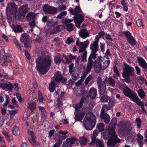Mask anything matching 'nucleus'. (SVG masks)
Returning a JSON list of instances; mask_svg holds the SVG:
<instances>
[{
    "instance_id": "1",
    "label": "nucleus",
    "mask_w": 147,
    "mask_h": 147,
    "mask_svg": "<svg viewBox=\"0 0 147 147\" xmlns=\"http://www.w3.org/2000/svg\"><path fill=\"white\" fill-rule=\"evenodd\" d=\"M37 70L40 74L44 75L49 70L52 61L49 57L39 56L36 60Z\"/></svg>"
},
{
    "instance_id": "2",
    "label": "nucleus",
    "mask_w": 147,
    "mask_h": 147,
    "mask_svg": "<svg viewBox=\"0 0 147 147\" xmlns=\"http://www.w3.org/2000/svg\"><path fill=\"white\" fill-rule=\"evenodd\" d=\"M116 122L112 124V125L109 126L108 129L109 134L108 137L109 138L107 142V145L110 147H114L117 143H119L121 140L117 138L115 131Z\"/></svg>"
},
{
    "instance_id": "3",
    "label": "nucleus",
    "mask_w": 147,
    "mask_h": 147,
    "mask_svg": "<svg viewBox=\"0 0 147 147\" xmlns=\"http://www.w3.org/2000/svg\"><path fill=\"white\" fill-rule=\"evenodd\" d=\"M97 84L98 85L99 91L100 94L103 95L105 92L106 89V85L105 82L107 81L108 83L112 86L115 85V82L114 80L111 76H110L107 80L106 78L104 81H102L100 77L98 76L96 79Z\"/></svg>"
},
{
    "instance_id": "4",
    "label": "nucleus",
    "mask_w": 147,
    "mask_h": 147,
    "mask_svg": "<svg viewBox=\"0 0 147 147\" xmlns=\"http://www.w3.org/2000/svg\"><path fill=\"white\" fill-rule=\"evenodd\" d=\"M96 117L92 112L88 113L85 117L83 125L87 130H92L95 124Z\"/></svg>"
},
{
    "instance_id": "5",
    "label": "nucleus",
    "mask_w": 147,
    "mask_h": 147,
    "mask_svg": "<svg viewBox=\"0 0 147 147\" xmlns=\"http://www.w3.org/2000/svg\"><path fill=\"white\" fill-rule=\"evenodd\" d=\"M89 43L87 40L84 42H80L79 38L77 39L76 44L77 46L79 47V53H82L81 56V61L84 62L86 61L87 52L86 50Z\"/></svg>"
},
{
    "instance_id": "6",
    "label": "nucleus",
    "mask_w": 147,
    "mask_h": 147,
    "mask_svg": "<svg viewBox=\"0 0 147 147\" xmlns=\"http://www.w3.org/2000/svg\"><path fill=\"white\" fill-rule=\"evenodd\" d=\"M120 128L119 130V133L123 135H126L129 134L131 129V124L128 122L122 121L119 124Z\"/></svg>"
},
{
    "instance_id": "7",
    "label": "nucleus",
    "mask_w": 147,
    "mask_h": 147,
    "mask_svg": "<svg viewBox=\"0 0 147 147\" xmlns=\"http://www.w3.org/2000/svg\"><path fill=\"white\" fill-rule=\"evenodd\" d=\"M63 57H64L65 61L62 60L60 56L57 55L54 58V60L55 63L56 64L60 63L61 61L63 63L65 64H69L71 63L72 60L74 59V56L72 54L66 56L64 54L63 55Z\"/></svg>"
},
{
    "instance_id": "8",
    "label": "nucleus",
    "mask_w": 147,
    "mask_h": 147,
    "mask_svg": "<svg viewBox=\"0 0 147 147\" xmlns=\"http://www.w3.org/2000/svg\"><path fill=\"white\" fill-rule=\"evenodd\" d=\"M124 67L123 68L124 72L122 74L123 78L125 76L133 77L134 75V68L125 63H124Z\"/></svg>"
},
{
    "instance_id": "9",
    "label": "nucleus",
    "mask_w": 147,
    "mask_h": 147,
    "mask_svg": "<svg viewBox=\"0 0 147 147\" xmlns=\"http://www.w3.org/2000/svg\"><path fill=\"white\" fill-rule=\"evenodd\" d=\"M98 44L95 42H93V43L90 45V49L91 52L88 58V61L93 62L92 59H95L96 58V52L98 51Z\"/></svg>"
},
{
    "instance_id": "10",
    "label": "nucleus",
    "mask_w": 147,
    "mask_h": 147,
    "mask_svg": "<svg viewBox=\"0 0 147 147\" xmlns=\"http://www.w3.org/2000/svg\"><path fill=\"white\" fill-rule=\"evenodd\" d=\"M68 132L65 130H60L58 133H55L53 135V138L55 141L61 140L65 139L67 137L66 135Z\"/></svg>"
},
{
    "instance_id": "11",
    "label": "nucleus",
    "mask_w": 147,
    "mask_h": 147,
    "mask_svg": "<svg viewBox=\"0 0 147 147\" xmlns=\"http://www.w3.org/2000/svg\"><path fill=\"white\" fill-rule=\"evenodd\" d=\"M42 10L46 14H55L57 12V8L50 6L48 4H45L42 6Z\"/></svg>"
},
{
    "instance_id": "12",
    "label": "nucleus",
    "mask_w": 147,
    "mask_h": 147,
    "mask_svg": "<svg viewBox=\"0 0 147 147\" xmlns=\"http://www.w3.org/2000/svg\"><path fill=\"white\" fill-rule=\"evenodd\" d=\"M54 78L55 81L57 83H59L61 82V83L64 84H66L67 82V79L65 77L63 78L62 75L61 74V72L59 71H57L54 74Z\"/></svg>"
},
{
    "instance_id": "13",
    "label": "nucleus",
    "mask_w": 147,
    "mask_h": 147,
    "mask_svg": "<svg viewBox=\"0 0 147 147\" xmlns=\"http://www.w3.org/2000/svg\"><path fill=\"white\" fill-rule=\"evenodd\" d=\"M29 36L26 33H23L21 35L20 41L23 43L24 47L28 48L29 46L30 41L28 40Z\"/></svg>"
},
{
    "instance_id": "14",
    "label": "nucleus",
    "mask_w": 147,
    "mask_h": 147,
    "mask_svg": "<svg viewBox=\"0 0 147 147\" xmlns=\"http://www.w3.org/2000/svg\"><path fill=\"white\" fill-rule=\"evenodd\" d=\"M123 92L126 96L132 100L137 95L134 91H132L127 86L125 87L123 90Z\"/></svg>"
},
{
    "instance_id": "15",
    "label": "nucleus",
    "mask_w": 147,
    "mask_h": 147,
    "mask_svg": "<svg viewBox=\"0 0 147 147\" xmlns=\"http://www.w3.org/2000/svg\"><path fill=\"white\" fill-rule=\"evenodd\" d=\"M124 35L127 38V41L128 43L131 46H134L136 44V41L134 38L131 35V33L128 31L124 32Z\"/></svg>"
},
{
    "instance_id": "16",
    "label": "nucleus",
    "mask_w": 147,
    "mask_h": 147,
    "mask_svg": "<svg viewBox=\"0 0 147 147\" xmlns=\"http://www.w3.org/2000/svg\"><path fill=\"white\" fill-rule=\"evenodd\" d=\"M98 62L102 68V70H103L107 67L110 63L109 58L107 55L101 59L100 62Z\"/></svg>"
},
{
    "instance_id": "17",
    "label": "nucleus",
    "mask_w": 147,
    "mask_h": 147,
    "mask_svg": "<svg viewBox=\"0 0 147 147\" xmlns=\"http://www.w3.org/2000/svg\"><path fill=\"white\" fill-rule=\"evenodd\" d=\"M17 9V5L14 3L12 4L11 3L7 5L6 11V13L9 12L11 13H15L16 12Z\"/></svg>"
},
{
    "instance_id": "18",
    "label": "nucleus",
    "mask_w": 147,
    "mask_h": 147,
    "mask_svg": "<svg viewBox=\"0 0 147 147\" xmlns=\"http://www.w3.org/2000/svg\"><path fill=\"white\" fill-rule=\"evenodd\" d=\"M28 7L27 5H24L20 6L18 9L19 15L21 17L22 16L23 18L25 17L26 14L28 12Z\"/></svg>"
},
{
    "instance_id": "19",
    "label": "nucleus",
    "mask_w": 147,
    "mask_h": 147,
    "mask_svg": "<svg viewBox=\"0 0 147 147\" xmlns=\"http://www.w3.org/2000/svg\"><path fill=\"white\" fill-rule=\"evenodd\" d=\"M76 2H78V6H76L74 9V18H80V17H84V16L81 14L82 11L80 7L79 3V0H75Z\"/></svg>"
},
{
    "instance_id": "20",
    "label": "nucleus",
    "mask_w": 147,
    "mask_h": 147,
    "mask_svg": "<svg viewBox=\"0 0 147 147\" xmlns=\"http://www.w3.org/2000/svg\"><path fill=\"white\" fill-rule=\"evenodd\" d=\"M93 63V62L88 61L86 66V70L83 73V75L81 77L82 80H84L86 75L90 72L92 69Z\"/></svg>"
},
{
    "instance_id": "21",
    "label": "nucleus",
    "mask_w": 147,
    "mask_h": 147,
    "mask_svg": "<svg viewBox=\"0 0 147 147\" xmlns=\"http://www.w3.org/2000/svg\"><path fill=\"white\" fill-rule=\"evenodd\" d=\"M65 28V27L63 25H59L51 30L50 32V34H55L62 31Z\"/></svg>"
},
{
    "instance_id": "22",
    "label": "nucleus",
    "mask_w": 147,
    "mask_h": 147,
    "mask_svg": "<svg viewBox=\"0 0 147 147\" xmlns=\"http://www.w3.org/2000/svg\"><path fill=\"white\" fill-rule=\"evenodd\" d=\"M0 87L3 89H7L9 90H12L14 88L13 86L11 83L9 84L7 83H1L0 84Z\"/></svg>"
},
{
    "instance_id": "23",
    "label": "nucleus",
    "mask_w": 147,
    "mask_h": 147,
    "mask_svg": "<svg viewBox=\"0 0 147 147\" xmlns=\"http://www.w3.org/2000/svg\"><path fill=\"white\" fill-rule=\"evenodd\" d=\"M138 62L139 63L140 65L144 69H147V64L143 59L140 57H138Z\"/></svg>"
},
{
    "instance_id": "24",
    "label": "nucleus",
    "mask_w": 147,
    "mask_h": 147,
    "mask_svg": "<svg viewBox=\"0 0 147 147\" xmlns=\"http://www.w3.org/2000/svg\"><path fill=\"white\" fill-rule=\"evenodd\" d=\"M84 20V17H80V18H74V21L75 22L76 26L79 28L80 26Z\"/></svg>"
},
{
    "instance_id": "25",
    "label": "nucleus",
    "mask_w": 147,
    "mask_h": 147,
    "mask_svg": "<svg viewBox=\"0 0 147 147\" xmlns=\"http://www.w3.org/2000/svg\"><path fill=\"white\" fill-rule=\"evenodd\" d=\"M11 28L15 33L21 32L23 31L22 27L20 25L17 24L15 25L14 24H13Z\"/></svg>"
},
{
    "instance_id": "26",
    "label": "nucleus",
    "mask_w": 147,
    "mask_h": 147,
    "mask_svg": "<svg viewBox=\"0 0 147 147\" xmlns=\"http://www.w3.org/2000/svg\"><path fill=\"white\" fill-rule=\"evenodd\" d=\"M98 132L96 130H95L93 132V134L91 136L92 139L91 142L89 144V145L94 146L95 144L96 140L97 139L96 137L98 136Z\"/></svg>"
},
{
    "instance_id": "27",
    "label": "nucleus",
    "mask_w": 147,
    "mask_h": 147,
    "mask_svg": "<svg viewBox=\"0 0 147 147\" xmlns=\"http://www.w3.org/2000/svg\"><path fill=\"white\" fill-rule=\"evenodd\" d=\"M84 115V113L82 112H77V113L75 114V120L76 121H81Z\"/></svg>"
},
{
    "instance_id": "28",
    "label": "nucleus",
    "mask_w": 147,
    "mask_h": 147,
    "mask_svg": "<svg viewBox=\"0 0 147 147\" xmlns=\"http://www.w3.org/2000/svg\"><path fill=\"white\" fill-rule=\"evenodd\" d=\"M89 94L91 98H94L97 95L96 89L94 88H91L89 91Z\"/></svg>"
},
{
    "instance_id": "29",
    "label": "nucleus",
    "mask_w": 147,
    "mask_h": 147,
    "mask_svg": "<svg viewBox=\"0 0 147 147\" xmlns=\"http://www.w3.org/2000/svg\"><path fill=\"white\" fill-rule=\"evenodd\" d=\"M38 108L41 112V118L44 120H45L47 117V113L45 108L40 106L38 107Z\"/></svg>"
},
{
    "instance_id": "30",
    "label": "nucleus",
    "mask_w": 147,
    "mask_h": 147,
    "mask_svg": "<svg viewBox=\"0 0 147 147\" xmlns=\"http://www.w3.org/2000/svg\"><path fill=\"white\" fill-rule=\"evenodd\" d=\"M84 88H82L80 89L77 88H75V94L79 96H81L83 95L85 92H84Z\"/></svg>"
},
{
    "instance_id": "31",
    "label": "nucleus",
    "mask_w": 147,
    "mask_h": 147,
    "mask_svg": "<svg viewBox=\"0 0 147 147\" xmlns=\"http://www.w3.org/2000/svg\"><path fill=\"white\" fill-rule=\"evenodd\" d=\"M63 144L66 145L67 147H72V144H74V138L67 139L66 141L64 142Z\"/></svg>"
},
{
    "instance_id": "32",
    "label": "nucleus",
    "mask_w": 147,
    "mask_h": 147,
    "mask_svg": "<svg viewBox=\"0 0 147 147\" xmlns=\"http://www.w3.org/2000/svg\"><path fill=\"white\" fill-rule=\"evenodd\" d=\"M100 118L103 119L104 121L106 124L108 123L110 120L109 116L107 113L100 116Z\"/></svg>"
},
{
    "instance_id": "33",
    "label": "nucleus",
    "mask_w": 147,
    "mask_h": 147,
    "mask_svg": "<svg viewBox=\"0 0 147 147\" xmlns=\"http://www.w3.org/2000/svg\"><path fill=\"white\" fill-rule=\"evenodd\" d=\"M131 100L136 102L138 106L141 107L144 105V103L142 101L140 100L137 95Z\"/></svg>"
},
{
    "instance_id": "34",
    "label": "nucleus",
    "mask_w": 147,
    "mask_h": 147,
    "mask_svg": "<svg viewBox=\"0 0 147 147\" xmlns=\"http://www.w3.org/2000/svg\"><path fill=\"white\" fill-rule=\"evenodd\" d=\"M28 140L33 146H36V138L35 136L28 137Z\"/></svg>"
},
{
    "instance_id": "35",
    "label": "nucleus",
    "mask_w": 147,
    "mask_h": 147,
    "mask_svg": "<svg viewBox=\"0 0 147 147\" xmlns=\"http://www.w3.org/2000/svg\"><path fill=\"white\" fill-rule=\"evenodd\" d=\"M26 18L29 21L34 20L35 19V15L32 12H29L27 14Z\"/></svg>"
},
{
    "instance_id": "36",
    "label": "nucleus",
    "mask_w": 147,
    "mask_h": 147,
    "mask_svg": "<svg viewBox=\"0 0 147 147\" xmlns=\"http://www.w3.org/2000/svg\"><path fill=\"white\" fill-rule=\"evenodd\" d=\"M89 100V98L88 95H87L86 97H84L82 98L80 101V105H83V103L86 104H87Z\"/></svg>"
},
{
    "instance_id": "37",
    "label": "nucleus",
    "mask_w": 147,
    "mask_h": 147,
    "mask_svg": "<svg viewBox=\"0 0 147 147\" xmlns=\"http://www.w3.org/2000/svg\"><path fill=\"white\" fill-rule=\"evenodd\" d=\"M115 105V103L114 102L111 100H109L108 105H104L106 107L107 110H109L111 108H113Z\"/></svg>"
},
{
    "instance_id": "38",
    "label": "nucleus",
    "mask_w": 147,
    "mask_h": 147,
    "mask_svg": "<svg viewBox=\"0 0 147 147\" xmlns=\"http://www.w3.org/2000/svg\"><path fill=\"white\" fill-rule=\"evenodd\" d=\"M56 83L54 81H52L49 84V90L51 92H53L55 89Z\"/></svg>"
},
{
    "instance_id": "39",
    "label": "nucleus",
    "mask_w": 147,
    "mask_h": 147,
    "mask_svg": "<svg viewBox=\"0 0 147 147\" xmlns=\"http://www.w3.org/2000/svg\"><path fill=\"white\" fill-rule=\"evenodd\" d=\"M36 107V103L34 102H30L28 104V108L30 109L31 111H33L35 109Z\"/></svg>"
},
{
    "instance_id": "40",
    "label": "nucleus",
    "mask_w": 147,
    "mask_h": 147,
    "mask_svg": "<svg viewBox=\"0 0 147 147\" xmlns=\"http://www.w3.org/2000/svg\"><path fill=\"white\" fill-rule=\"evenodd\" d=\"M94 69L95 72L97 73L100 72L101 70H102V68L98 61L94 65Z\"/></svg>"
},
{
    "instance_id": "41",
    "label": "nucleus",
    "mask_w": 147,
    "mask_h": 147,
    "mask_svg": "<svg viewBox=\"0 0 147 147\" xmlns=\"http://www.w3.org/2000/svg\"><path fill=\"white\" fill-rule=\"evenodd\" d=\"M80 34L81 37L83 38H86L89 36V34L85 30H81L80 33Z\"/></svg>"
},
{
    "instance_id": "42",
    "label": "nucleus",
    "mask_w": 147,
    "mask_h": 147,
    "mask_svg": "<svg viewBox=\"0 0 147 147\" xmlns=\"http://www.w3.org/2000/svg\"><path fill=\"white\" fill-rule=\"evenodd\" d=\"M95 144L96 147H104V144L102 141L98 139H96Z\"/></svg>"
},
{
    "instance_id": "43",
    "label": "nucleus",
    "mask_w": 147,
    "mask_h": 147,
    "mask_svg": "<svg viewBox=\"0 0 147 147\" xmlns=\"http://www.w3.org/2000/svg\"><path fill=\"white\" fill-rule=\"evenodd\" d=\"M79 141L81 145H86L87 140L86 138L83 136L80 138Z\"/></svg>"
},
{
    "instance_id": "44",
    "label": "nucleus",
    "mask_w": 147,
    "mask_h": 147,
    "mask_svg": "<svg viewBox=\"0 0 147 147\" xmlns=\"http://www.w3.org/2000/svg\"><path fill=\"white\" fill-rule=\"evenodd\" d=\"M97 128L100 131H103L105 129L104 124L103 123H100L97 125Z\"/></svg>"
},
{
    "instance_id": "45",
    "label": "nucleus",
    "mask_w": 147,
    "mask_h": 147,
    "mask_svg": "<svg viewBox=\"0 0 147 147\" xmlns=\"http://www.w3.org/2000/svg\"><path fill=\"white\" fill-rule=\"evenodd\" d=\"M110 97L107 95H104L101 97L100 100L102 102H106L110 99Z\"/></svg>"
},
{
    "instance_id": "46",
    "label": "nucleus",
    "mask_w": 147,
    "mask_h": 147,
    "mask_svg": "<svg viewBox=\"0 0 147 147\" xmlns=\"http://www.w3.org/2000/svg\"><path fill=\"white\" fill-rule=\"evenodd\" d=\"M19 129L18 127L17 126L13 127L12 129V134L15 136H17L19 133Z\"/></svg>"
},
{
    "instance_id": "47",
    "label": "nucleus",
    "mask_w": 147,
    "mask_h": 147,
    "mask_svg": "<svg viewBox=\"0 0 147 147\" xmlns=\"http://www.w3.org/2000/svg\"><path fill=\"white\" fill-rule=\"evenodd\" d=\"M82 80L81 79L76 83V86L77 88L80 89L82 88H84V85L82 84Z\"/></svg>"
},
{
    "instance_id": "48",
    "label": "nucleus",
    "mask_w": 147,
    "mask_h": 147,
    "mask_svg": "<svg viewBox=\"0 0 147 147\" xmlns=\"http://www.w3.org/2000/svg\"><path fill=\"white\" fill-rule=\"evenodd\" d=\"M138 93L140 97L142 99L144 98L145 96V94L144 90L140 89L138 91Z\"/></svg>"
},
{
    "instance_id": "49",
    "label": "nucleus",
    "mask_w": 147,
    "mask_h": 147,
    "mask_svg": "<svg viewBox=\"0 0 147 147\" xmlns=\"http://www.w3.org/2000/svg\"><path fill=\"white\" fill-rule=\"evenodd\" d=\"M74 68V63H72L69 66V72L70 74L71 75V78L72 79L74 80V72L73 70Z\"/></svg>"
},
{
    "instance_id": "50",
    "label": "nucleus",
    "mask_w": 147,
    "mask_h": 147,
    "mask_svg": "<svg viewBox=\"0 0 147 147\" xmlns=\"http://www.w3.org/2000/svg\"><path fill=\"white\" fill-rule=\"evenodd\" d=\"M62 100L60 99L59 97H58L57 98L56 102L57 103L56 104V108H59L60 107L61 105H62V103L61 101Z\"/></svg>"
},
{
    "instance_id": "51",
    "label": "nucleus",
    "mask_w": 147,
    "mask_h": 147,
    "mask_svg": "<svg viewBox=\"0 0 147 147\" xmlns=\"http://www.w3.org/2000/svg\"><path fill=\"white\" fill-rule=\"evenodd\" d=\"M67 15V12L66 11H63L60 12V14L58 15L56 18L62 20L63 19L62 16H66Z\"/></svg>"
},
{
    "instance_id": "52",
    "label": "nucleus",
    "mask_w": 147,
    "mask_h": 147,
    "mask_svg": "<svg viewBox=\"0 0 147 147\" xmlns=\"http://www.w3.org/2000/svg\"><path fill=\"white\" fill-rule=\"evenodd\" d=\"M66 29L69 31H71L73 29L72 28L74 26L73 24H65Z\"/></svg>"
},
{
    "instance_id": "53",
    "label": "nucleus",
    "mask_w": 147,
    "mask_h": 147,
    "mask_svg": "<svg viewBox=\"0 0 147 147\" xmlns=\"http://www.w3.org/2000/svg\"><path fill=\"white\" fill-rule=\"evenodd\" d=\"M121 3L123 6V10L126 11H127L128 10V8L127 6V3L125 2L124 0H122Z\"/></svg>"
},
{
    "instance_id": "54",
    "label": "nucleus",
    "mask_w": 147,
    "mask_h": 147,
    "mask_svg": "<svg viewBox=\"0 0 147 147\" xmlns=\"http://www.w3.org/2000/svg\"><path fill=\"white\" fill-rule=\"evenodd\" d=\"M92 75H90L86 79L84 82V84L85 86L88 85V83L92 79Z\"/></svg>"
},
{
    "instance_id": "55",
    "label": "nucleus",
    "mask_w": 147,
    "mask_h": 147,
    "mask_svg": "<svg viewBox=\"0 0 147 147\" xmlns=\"http://www.w3.org/2000/svg\"><path fill=\"white\" fill-rule=\"evenodd\" d=\"M38 99L40 102H42L44 100V98L42 95V93L40 91L38 92Z\"/></svg>"
},
{
    "instance_id": "56",
    "label": "nucleus",
    "mask_w": 147,
    "mask_h": 147,
    "mask_svg": "<svg viewBox=\"0 0 147 147\" xmlns=\"http://www.w3.org/2000/svg\"><path fill=\"white\" fill-rule=\"evenodd\" d=\"M73 20H70L69 19L67 18L63 19L62 20V23L65 24H65H69V23L72 22Z\"/></svg>"
},
{
    "instance_id": "57",
    "label": "nucleus",
    "mask_w": 147,
    "mask_h": 147,
    "mask_svg": "<svg viewBox=\"0 0 147 147\" xmlns=\"http://www.w3.org/2000/svg\"><path fill=\"white\" fill-rule=\"evenodd\" d=\"M5 96L6 98L5 102L4 104L3 105V107H7L10 102L9 97L8 96V95H5Z\"/></svg>"
},
{
    "instance_id": "58",
    "label": "nucleus",
    "mask_w": 147,
    "mask_h": 147,
    "mask_svg": "<svg viewBox=\"0 0 147 147\" xmlns=\"http://www.w3.org/2000/svg\"><path fill=\"white\" fill-rule=\"evenodd\" d=\"M137 137H138V138L137 139L138 141V143L140 144H141L143 139V136L140 134H137Z\"/></svg>"
},
{
    "instance_id": "59",
    "label": "nucleus",
    "mask_w": 147,
    "mask_h": 147,
    "mask_svg": "<svg viewBox=\"0 0 147 147\" xmlns=\"http://www.w3.org/2000/svg\"><path fill=\"white\" fill-rule=\"evenodd\" d=\"M14 42L16 45L17 48L18 49V50H19L20 51L22 50V48L21 47L19 43V42L18 40H14Z\"/></svg>"
},
{
    "instance_id": "60",
    "label": "nucleus",
    "mask_w": 147,
    "mask_h": 147,
    "mask_svg": "<svg viewBox=\"0 0 147 147\" xmlns=\"http://www.w3.org/2000/svg\"><path fill=\"white\" fill-rule=\"evenodd\" d=\"M80 102L79 104H77L76 105L75 107V111L78 112H79L80 109L82 107L83 105H81Z\"/></svg>"
},
{
    "instance_id": "61",
    "label": "nucleus",
    "mask_w": 147,
    "mask_h": 147,
    "mask_svg": "<svg viewBox=\"0 0 147 147\" xmlns=\"http://www.w3.org/2000/svg\"><path fill=\"white\" fill-rule=\"evenodd\" d=\"M57 142L53 146V147H59L62 143V141L61 140H59L58 141H56Z\"/></svg>"
},
{
    "instance_id": "62",
    "label": "nucleus",
    "mask_w": 147,
    "mask_h": 147,
    "mask_svg": "<svg viewBox=\"0 0 147 147\" xmlns=\"http://www.w3.org/2000/svg\"><path fill=\"white\" fill-rule=\"evenodd\" d=\"M74 42V40L73 38L71 37H69L67 39L65 43L69 45H70L71 43Z\"/></svg>"
},
{
    "instance_id": "63",
    "label": "nucleus",
    "mask_w": 147,
    "mask_h": 147,
    "mask_svg": "<svg viewBox=\"0 0 147 147\" xmlns=\"http://www.w3.org/2000/svg\"><path fill=\"white\" fill-rule=\"evenodd\" d=\"M74 84V82L71 80L69 79L68 80L67 84V86L69 88L72 87V85Z\"/></svg>"
},
{
    "instance_id": "64",
    "label": "nucleus",
    "mask_w": 147,
    "mask_h": 147,
    "mask_svg": "<svg viewBox=\"0 0 147 147\" xmlns=\"http://www.w3.org/2000/svg\"><path fill=\"white\" fill-rule=\"evenodd\" d=\"M9 112L11 116H13L17 113V111L15 110H13L11 111L9 110Z\"/></svg>"
}]
</instances>
